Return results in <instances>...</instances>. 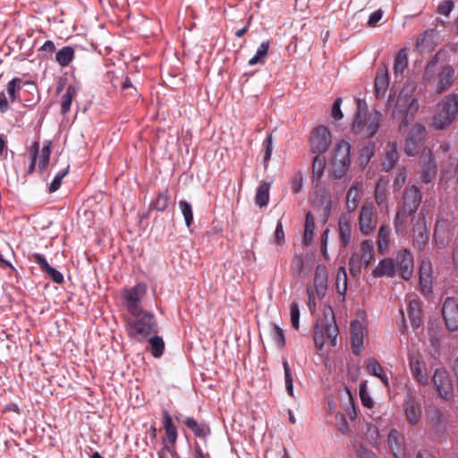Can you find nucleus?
Listing matches in <instances>:
<instances>
[{
    "label": "nucleus",
    "instance_id": "603ef678",
    "mask_svg": "<svg viewBox=\"0 0 458 458\" xmlns=\"http://www.w3.org/2000/svg\"><path fill=\"white\" fill-rule=\"evenodd\" d=\"M179 208L182 213L186 225L190 227L193 222V212L191 205L186 200H180Z\"/></svg>",
    "mask_w": 458,
    "mask_h": 458
},
{
    "label": "nucleus",
    "instance_id": "20e7f679",
    "mask_svg": "<svg viewBox=\"0 0 458 458\" xmlns=\"http://www.w3.org/2000/svg\"><path fill=\"white\" fill-rule=\"evenodd\" d=\"M458 114V95L445 97L437 105L432 118V126L437 130L447 128Z\"/></svg>",
    "mask_w": 458,
    "mask_h": 458
},
{
    "label": "nucleus",
    "instance_id": "0e129e2a",
    "mask_svg": "<svg viewBox=\"0 0 458 458\" xmlns=\"http://www.w3.org/2000/svg\"><path fill=\"white\" fill-rule=\"evenodd\" d=\"M265 143H266V150H265V155H264V165H265V166H267V163L270 159L272 149H273V140H272L271 134L267 136V138L265 140Z\"/></svg>",
    "mask_w": 458,
    "mask_h": 458
},
{
    "label": "nucleus",
    "instance_id": "cd10ccee",
    "mask_svg": "<svg viewBox=\"0 0 458 458\" xmlns=\"http://www.w3.org/2000/svg\"><path fill=\"white\" fill-rule=\"evenodd\" d=\"M408 317L413 328L420 327L423 323L420 302L417 299H411L408 306Z\"/></svg>",
    "mask_w": 458,
    "mask_h": 458
},
{
    "label": "nucleus",
    "instance_id": "ddd939ff",
    "mask_svg": "<svg viewBox=\"0 0 458 458\" xmlns=\"http://www.w3.org/2000/svg\"><path fill=\"white\" fill-rule=\"evenodd\" d=\"M331 143V132L327 126L319 125L312 131L310 144L313 153H325Z\"/></svg>",
    "mask_w": 458,
    "mask_h": 458
},
{
    "label": "nucleus",
    "instance_id": "9d476101",
    "mask_svg": "<svg viewBox=\"0 0 458 458\" xmlns=\"http://www.w3.org/2000/svg\"><path fill=\"white\" fill-rule=\"evenodd\" d=\"M426 138V128L421 123L414 124L409 131L404 143V153L409 157L419 154Z\"/></svg>",
    "mask_w": 458,
    "mask_h": 458
},
{
    "label": "nucleus",
    "instance_id": "bf43d9fd",
    "mask_svg": "<svg viewBox=\"0 0 458 458\" xmlns=\"http://www.w3.org/2000/svg\"><path fill=\"white\" fill-rule=\"evenodd\" d=\"M367 370L369 374L377 377L384 371L383 367L376 359H370L367 364Z\"/></svg>",
    "mask_w": 458,
    "mask_h": 458
},
{
    "label": "nucleus",
    "instance_id": "5701e85b",
    "mask_svg": "<svg viewBox=\"0 0 458 458\" xmlns=\"http://www.w3.org/2000/svg\"><path fill=\"white\" fill-rule=\"evenodd\" d=\"M420 286L425 294L432 292L431 264L429 261L423 260L421 262L420 267Z\"/></svg>",
    "mask_w": 458,
    "mask_h": 458
},
{
    "label": "nucleus",
    "instance_id": "4c0bfd02",
    "mask_svg": "<svg viewBox=\"0 0 458 458\" xmlns=\"http://www.w3.org/2000/svg\"><path fill=\"white\" fill-rule=\"evenodd\" d=\"M315 230V219L312 213L310 211L305 216V226H304V236L303 242L306 246H309L313 240Z\"/></svg>",
    "mask_w": 458,
    "mask_h": 458
},
{
    "label": "nucleus",
    "instance_id": "ea45409f",
    "mask_svg": "<svg viewBox=\"0 0 458 458\" xmlns=\"http://www.w3.org/2000/svg\"><path fill=\"white\" fill-rule=\"evenodd\" d=\"M348 277L344 267H340L336 273L335 287L337 293L344 297L347 291Z\"/></svg>",
    "mask_w": 458,
    "mask_h": 458
},
{
    "label": "nucleus",
    "instance_id": "c9c22d12",
    "mask_svg": "<svg viewBox=\"0 0 458 458\" xmlns=\"http://www.w3.org/2000/svg\"><path fill=\"white\" fill-rule=\"evenodd\" d=\"M351 145L344 140L337 143L332 160L351 164L350 158Z\"/></svg>",
    "mask_w": 458,
    "mask_h": 458
},
{
    "label": "nucleus",
    "instance_id": "f257e3e1",
    "mask_svg": "<svg viewBox=\"0 0 458 458\" xmlns=\"http://www.w3.org/2000/svg\"><path fill=\"white\" fill-rule=\"evenodd\" d=\"M421 199L420 190L417 186L411 185L404 189L402 199L398 203V210L394 219L397 233L405 227L408 217L416 213Z\"/></svg>",
    "mask_w": 458,
    "mask_h": 458
},
{
    "label": "nucleus",
    "instance_id": "e433bc0d",
    "mask_svg": "<svg viewBox=\"0 0 458 458\" xmlns=\"http://www.w3.org/2000/svg\"><path fill=\"white\" fill-rule=\"evenodd\" d=\"M183 422L197 437L205 438L210 433L208 426L199 424L192 417H187Z\"/></svg>",
    "mask_w": 458,
    "mask_h": 458
},
{
    "label": "nucleus",
    "instance_id": "e2e57ef3",
    "mask_svg": "<svg viewBox=\"0 0 458 458\" xmlns=\"http://www.w3.org/2000/svg\"><path fill=\"white\" fill-rule=\"evenodd\" d=\"M454 7V2L452 0H445L440 3L437 6V13L448 16L450 13L453 11Z\"/></svg>",
    "mask_w": 458,
    "mask_h": 458
},
{
    "label": "nucleus",
    "instance_id": "0eeeda50",
    "mask_svg": "<svg viewBox=\"0 0 458 458\" xmlns=\"http://www.w3.org/2000/svg\"><path fill=\"white\" fill-rule=\"evenodd\" d=\"M327 276V267L325 265H318L315 270L313 287L308 286L307 288L310 307H315L316 298L321 300L326 296Z\"/></svg>",
    "mask_w": 458,
    "mask_h": 458
},
{
    "label": "nucleus",
    "instance_id": "864d4df0",
    "mask_svg": "<svg viewBox=\"0 0 458 458\" xmlns=\"http://www.w3.org/2000/svg\"><path fill=\"white\" fill-rule=\"evenodd\" d=\"M454 75V70L452 66H445L439 73L438 86H451Z\"/></svg>",
    "mask_w": 458,
    "mask_h": 458
},
{
    "label": "nucleus",
    "instance_id": "f704fd0d",
    "mask_svg": "<svg viewBox=\"0 0 458 458\" xmlns=\"http://www.w3.org/2000/svg\"><path fill=\"white\" fill-rule=\"evenodd\" d=\"M163 426L165 430L166 438L169 443L174 445L177 440V429L173 423L172 418L167 411H163Z\"/></svg>",
    "mask_w": 458,
    "mask_h": 458
},
{
    "label": "nucleus",
    "instance_id": "052dcab7",
    "mask_svg": "<svg viewBox=\"0 0 458 458\" xmlns=\"http://www.w3.org/2000/svg\"><path fill=\"white\" fill-rule=\"evenodd\" d=\"M360 397L362 404L365 407L371 408L373 406L374 402L367 391V386L365 383L361 384L360 386Z\"/></svg>",
    "mask_w": 458,
    "mask_h": 458
},
{
    "label": "nucleus",
    "instance_id": "a18cd8bd",
    "mask_svg": "<svg viewBox=\"0 0 458 458\" xmlns=\"http://www.w3.org/2000/svg\"><path fill=\"white\" fill-rule=\"evenodd\" d=\"M51 149H52V143L50 141H46L41 149V154L39 156V161H38V169L41 172H43L48 165Z\"/></svg>",
    "mask_w": 458,
    "mask_h": 458
},
{
    "label": "nucleus",
    "instance_id": "8fccbe9b",
    "mask_svg": "<svg viewBox=\"0 0 458 458\" xmlns=\"http://www.w3.org/2000/svg\"><path fill=\"white\" fill-rule=\"evenodd\" d=\"M364 264L358 258V253H353L349 259V269L352 276L358 277L361 273Z\"/></svg>",
    "mask_w": 458,
    "mask_h": 458
},
{
    "label": "nucleus",
    "instance_id": "1a4fd4ad",
    "mask_svg": "<svg viewBox=\"0 0 458 458\" xmlns=\"http://www.w3.org/2000/svg\"><path fill=\"white\" fill-rule=\"evenodd\" d=\"M337 335L338 328L335 321L326 324H317L313 335L316 348L319 351L322 350L327 342H329L331 346H335Z\"/></svg>",
    "mask_w": 458,
    "mask_h": 458
},
{
    "label": "nucleus",
    "instance_id": "680f3d73",
    "mask_svg": "<svg viewBox=\"0 0 458 458\" xmlns=\"http://www.w3.org/2000/svg\"><path fill=\"white\" fill-rule=\"evenodd\" d=\"M407 178V170L405 167H399L394 181V185L398 190L403 185Z\"/></svg>",
    "mask_w": 458,
    "mask_h": 458
},
{
    "label": "nucleus",
    "instance_id": "f8f14e48",
    "mask_svg": "<svg viewBox=\"0 0 458 458\" xmlns=\"http://www.w3.org/2000/svg\"><path fill=\"white\" fill-rule=\"evenodd\" d=\"M438 395L445 401H452L454 397L452 380L448 372L444 368L435 370L432 377Z\"/></svg>",
    "mask_w": 458,
    "mask_h": 458
},
{
    "label": "nucleus",
    "instance_id": "39448f33",
    "mask_svg": "<svg viewBox=\"0 0 458 458\" xmlns=\"http://www.w3.org/2000/svg\"><path fill=\"white\" fill-rule=\"evenodd\" d=\"M380 122L381 114L379 112L374 111L364 114L359 112L353 122L352 130L362 138H371L377 133Z\"/></svg>",
    "mask_w": 458,
    "mask_h": 458
},
{
    "label": "nucleus",
    "instance_id": "6e6552de",
    "mask_svg": "<svg viewBox=\"0 0 458 458\" xmlns=\"http://www.w3.org/2000/svg\"><path fill=\"white\" fill-rule=\"evenodd\" d=\"M378 216L377 208L372 202L363 204L358 217V228L361 234L369 235L377 228Z\"/></svg>",
    "mask_w": 458,
    "mask_h": 458
},
{
    "label": "nucleus",
    "instance_id": "c756f323",
    "mask_svg": "<svg viewBox=\"0 0 458 458\" xmlns=\"http://www.w3.org/2000/svg\"><path fill=\"white\" fill-rule=\"evenodd\" d=\"M391 228L388 225H382L377 233V250L385 255L390 244Z\"/></svg>",
    "mask_w": 458,
    "mask_h": 458
},
{
    "label": "nucleus",
    "instance_id": "473e14b6",
    "mask_svg": "<svg viewBox=\"0 0 458 458\" xmlns=\"http://www.w3.org/2000/svg\"><path fill=\"white\" fill-rule=\"evenodd\" d=\"M358 258L364 264V267H368L374 259V244L371 240H365L360 243V253Z\"/></svg>",
    "mask_w": 458,
    "mask_h": 458
},
{
    "label": "nucleus",
    "instance_id": "4d7b16f0",
    "mask_svg": "<svg viewBox=\"0 0 458 458\" xmlns=\"http://www.w3.org/2000/svg\"><path fill=\"white\" fill-rule=\"evenodd\" d=\"M290 314L292 326L295 330H298L300 327V309L297 302H292L290 306Z\"/></svg>",
    "mask_w": 458,
    "mask_h": 458
},
{
    "label": "nucleus",
    "instance_id": "774afa93",
    "mask_svg": "<svg viewBox=\"0 0 458 458\" xmlns=\"http://www.w3.org/2000/svg\"><path fill=\"white\" fill-rule=\"evenodd\" d=\"M356 454L359 458H376L375 454L371 450L362 445L358 446Z\"/></svg>",
    "mask_w": 458,
    "mask_h": 458
},
{
    "label": "nucleus",
    "instance_id": "338daca9",
    "mask_svg": "<svg viewBox=\"0 0 458 458\" xmlns=\"http://www.w3.org/2000/svg\"><path fill=\"white\" fill-rule=\"evenodd\" d=\"M342 98H337L332 106V116L335 120H340L343 118V113L341 111Z\"/></svg>",
    "mask_w": 458,
    "mask_h": 458
},
{
    "label": "nucleus",
    "instance_id": "7ed1b4c3",
    "mask_svg": "<svg viewBox=\"0 0 458 458\" xmlns=\"http://www.w3.org/2000/svg\"><path fill=\"white\" fill-rule=\"evenodd\" d=\"M414 88H402L394 102L393 115L402 118L400 131L409 123L410 115L418 110V100L413 97Z\"/></svg>",
    "mask_w": 458,
    "mask_h": 458
},
{
    "label": "nucleus",
    "instance_id": "393cba45",
    "mask_svg": "<svg viewBox=\"0 0 458 458\" xmlns=\"http://www.w3.org/2000/svg\"><path fill=\"white\" fill-rule=\"evenodd\" d=\"M413 246L418 250H423L429 239V232L423 222H418L413 228Z\"/></svg>",
    "mask_w": 458,
    "mask_h": 458
},
{
    "label": "nucleus",
    "instance_id": "a211bd4d",
    "mask_svg": "<svg viewBox=\"0 0 458 458\" xmlns=\"http://www.w3.org/2000/svg\"><path fill=\"white\" fill-rule=\"evenodd\" d=\"M387 445L394 458H409L406 454L404 437L397 429L392 428L389 431Z\"/></svg>",
    "mask_w": 458,
    "mask_h": 458
},
{
    "label": "nucleus",
    "instance_id": "69168bd1",
    "mask_svg": "<svg viewBox=\"0 0 458 458\" xmlns=\"http://www.w3.org/2000/svg\"><path fill=\"white\" fill-rule=\"evenodd\" d=\"M274 236H275V242L277 245H282L284 242V227H283V224L280 220L276 224Z\"/></svg>",
    "mask_w": 458,
    "mask_h": 458
},
{
    "label": "nucleus",
    "instance_id": "5fc2aeb1",
    "mask_svg": "<svg viewBox=\"0 0 458 458\" xmlns=\"http://www.w3.org/2000/svg\"><path fill=\"white\" fill-rule=\"evenodd\" d=\"M388 69L386 65L378 68L375 78L374 86H389Z\"/></svg>",
    "mask_w": 458,
    "mask_h": 458
},
{
    "label": "nucleus",
    "instance_id": "bb28decb",
    "mask_svg": "<svg viewBox=\"0 0 458 458\" xmlns=\"http://www.w3.org/2000/svg\"><path fill=\"white\" fill-rule=\"evenodd\" d=\"M362 182H355L348 190L346 194V207L348 211H354L360 200V192L362 190Z\"/></svg>",
    "mask_w": 458,
    "mask_h": 458
},
{
    "label": "nucleus",
    "instance_id": "7c9ffc66",
    "mask_svg": "<svg viewBox=\"0 0 458 458\" xmlns=\"http://www.w3.org/2000/svg\"><path fill=\"white\" fill-rule=\"evenodd\" d=\"M387 186L388 181L383 177H381L376 184L374 197L376 203L379 207H387Z\"/></svg>",
    "mask_w": 458,
    "mask_h": 458
},
{
    "label": "nucleus",
    "instance_id": "2eb2a0df",
    "mask_svg": "<svg viewBox=\"0 0 458 458\" xmlns=\"http://www.w3.org/2000/svg\"><path fill=\"white\" fill-rule=\"evenodd\" d=\"M420 162L422 166L420 171V179L422 182L428 183L437 174L436 162L429 148H423L420 155Z\"/></svg>",
    "mask_w": 458,
    "mask_h": 458
},
{
    "label": "nucleus",
    "instance_id": "aec40b11",
    "mask_svg": "<svg viewBox=\"0 0 458 458\" xmlns=\"http://www.w3.org/2000/svg\"><path fill=\"white\" fill-rule=\"evenodd\" d=\"M350 329L352 352L359 355L363 348L365 327L360 321L353 320Z\"/></svg>",
    "mask_w": 458,
    "mask_h": 458
},
{
    "label": "nucleus",
    "instance_id": "79ce46f5",
    "mask_svg": "<svg viewBox=\"0 0 458 458\" xmlns=\"http://www.w3.org/2000/svg\"><path fill=\"white\" fill-rule=\"evenodd\" d=\"M150 345V352L153 357L159 358L163 355L165 351V343L162 337L155 335L148 339Z\"/></svg>",
    "mask_w": 458,
    "mask_h": 458
},
{
    "label": "nucleus",
    "instance_id": "2f4dec72",
    "mask_svg": "<svg viewBox=\"0 0 458 458\" xmlns=\"http://www.w3.org/2000/svg\"><path fill=\"white\" fill-rule=\"evenodd\" d=\"M75 51L72 46H64L55 53V62L61 67H67L74 59Z\"/></svg>",
    "mask_w": 458,
    "mask_h": 458
},
{
    "label": "nucleus",
    "instance_id": "49530a36",
    "mask_svg": "<svg viewBox=\"0 0 458 458\" xmlns=\"http://www.w3.org/2000/svg\"><path fill=\"white\" fill-rule=\"evenodd\" d=\"M350 164L343 163L339 161L331 160V173L335 179H341L343 178L348 169H349Z\"/></svg>",
    "mask_w": 458,
    "mask_h": 458
},
{
    "label": "nucleus",
    "instance_id": "6ab92c4d",
    "mask_svg": "<svg viewBox=\"0 0 458 458\" xmlns=\"http://www.w3.org/2000/svg\"><path fill=\"white\" fill-rule=\"evenodd\" d=\"M409 365L412 376L423 386L428 384V376L426 372L425 362L420 354L413 353L409 357Z\"/></svg>",
    "mask_w": 458,
    "mask_h": 458
},
{
    "label": "nucleus",
    "instance_id": "b1692460",
    "mask_svg": "<svg viewBox=\"0 0 458 458\" xmlns=\"http://www.w3.org/2000/svg\"><path fill=\"white\" fill-rule=\"evenodd\" d=\"M374 277H394L396 275V266L393 259L386 258L379 261L372 271Z\"/></svg>",
    "mask_w": 458,
    "mask_h": 458
},
{
    "label": "nucleus",
    "instance_id": "09e8293b",
    "mask_svg": "<svg viewBox=\"0 0 458 458\" xmlns=\"http://www.w3.org/2000/svg\"><path fill=\"white\" fill-rule=\"evenodd\" d=\"M283 367L284 371L286 391L290 396H293V378L291 368L286 359L283 360Z\"/></svg>",
    "mask_w": 458,
    "mask_h": 458
},
{
    "label": "nucleus",
    "instance_id": "412c9836",
    "mask_svg": "<svg viewBox=\"0 0 458 458\" xmlns=\"http://www.w3.org/2000/svg\"><path fill=\"white\" fill-rule=\"evenodd\" d=\"M404 412L406 420L411 425H417L421 419L420 404L410 394L404 402Z\"/></svg>",
    "mask_w": 458,
    "mask_h": 458
},
{
    "label": "nucleus",
    "instance_id": "58836bf2",
    "mask_svg": "<svg viewBox=\"0 0 458 458\" xmlns=\"http://www.w3.org/2000/svg\"><path fill=\"white\" fill-rule=\"evenodd\" d=\"M269 182H265L259 186L255 196V202L259 207L262 208L267 205L269 200Z\"/></svg>",
    "mask_w": 458,
    "mask_h": 458
},
{
    "label": "nucleus",
    "instance_id": "4468645a",
    "mask_svg": "<svg viewBox=\"0 0 458 458\" xmlns=\"http://www.w3.org/2000/svg\"><path fill=\"white\" fill-rule=\"evenodd\" d=\"M442 317L449 331L458 330V298L447 297L445 300L442 306Z\"/></svg>",
    "mask_w": 458,
    "mask_h": 458
},
{
    "label": "nucleus",
    "instance_id": "13d9d810",
    "mask_svg": "<svg viewBox=\"0 0 458 458\" xmlns=\"http://www.w3.org/2000/svg\"><path fill=\"white\" fill-rule=\"evenodd\" d=\"M68 171H69V165L65 169H64L63 171H60L55 176L54 180L50 183L49 192L53 193V192L56 191L60 188L61 183H62V180L67 174Z\"/></svg>",
    "mask_w": 458,
    "mask_h": 458
},
{
    "label": "nucleus",
    "instance_id": "423d86ee",
    "mask_svg": "<svg viewBox=\"0 0 458 458\" xmlns=\"http://www.w3.org/2000/svg\"><path fill=\"white\" fill-rule=\"evenodd\" d=\"M427 423L430 432L437 437H444L448 433L450 420L448 416L437 407H429L426 411Z\"/></svg>",
    "mask_w": 458,
    "mask_h": 458
},
{
    "label": "nucleus",
    "instance_id": "a878e982",
    "mask_svg": "<svg viewBox=\"0 0 458 458\" xmlns=\"http://www.w3.org/2000/svg\"><path fill=\"white\" fill-rule=\"evenodd\" d=\"M399 160V153L396 142H388L386 147V157L381 166L382 171L389 172L392 170Z\"/></svg>",
    "mask_w": 458,
    "mask_h": 458
},
{
    "label": "nucleus",
    "instance_id": "dca6fc26",
    "mask_svg": "<svg viewBox=\"0 0 458 458\" xmlns=\"http://www.w3.org/2000/svg\"><path fill=\"white\" fill-rule=\"evenodd\" d=\"M396 267H398L403 279L408 281L413 275V256L410 250H401L396 254Z\"/></svg>",
    "mask_w": 458,
    "mask_h": 458
},
{
    "label": "nucleus",
    "instance_id": "37998d69",
    "mask_svg": "<svg viewBox=\"0 0 458 458\" xmlns=\"http://www.w3.org/2000/svg\"><path fill=\"white\" fill-rule=\"evenodd\" d=\"M268 49H269V41L267 40V41L262 42L259 46V47H258L255 55H253V57H251L249 60V64L250 65H254V64H259V63H263L265 57L267 55Z\"/></svg>",
    "mask_w": 458,
    "mask_h": 458
},
{
    "label": "nucleus",
    "instance_id": "72a5a7b5",
    "mask_svg": "<svg viewBox=\"0 0 458 458\" xmlns=\"http://www.w3.org/2000/svg\"><path fill=\"white\" fill-rule=\"evenodd\" d=\"M338 231L341 244L346 247L352 240V226L351 222L344 217H341L338 223Z\"/></svg>",
    "mask_w": 458,
    "mask_h": 458
},
{
    "label": "nucleus",
    "instance_id": "6e6d98bb",
    "mask_svg": "<svg viewBox=\"0 0 458 458\" xmlns=\"http://www.w3.org/2000/svg\"><path fill=\"white\" fill-rule=\"evenodd\" d=\"M304 261L300 254L294 255L291 261L290 268L294 277H299L303 270Z\"/></svg>",
    "mask_w": 458,
    "mask_h": 458
},
{
    "label": "nucleus",
    "instance_id": "4be33fe9",
    "mask_svg": "<svg viewBox=\"0 0 458 458\" xmlns=\"http://www.w3.org/2000/svg\"><path fill=\"white\" fill-rule=\"evenodd\" d=\"M32 259L39 266L40 270L49 276L53 282L56 284H62L64 282V276L62 273L52 267L43 255L39 253H33Z\"/></svg>",
    "mask_w": 458,
    "mask_h": 458
},
{
    "label": "nucleus",
    "instance_id": "de8ad7c7",
    "mask_svg": "<svg viewBox=\"0 0 458 458\" xmlns=\"http://www.w3.org/2000/svg\"><path fill=\"white\" fill-rule=\"evenodd\" d=\"M76 96V88H67V91L62 97L61 112L67 114L71 109L73 98Z\"/></svg>",
    "mask_w": 458,
    "mask_h": 458
},
{
    "label": "nucleus",
    "instance_id": "c03bdc74",
    "mask_svg": "<svg viewBox=\"0 0 458 458\" xmlns=\"http://www.w3.org/2000/svg\"><path fill=\"white\" fill-rule=\"evenodd\" d=\"M326 167V159L324 157L319 155L316 156L312 164V178L314 180H319Z\"/></svg>",
    "mask_w": 458,
    "mask_h": 458
},
{
    "label": "nucleus",
    "instance_id": "f3484780",
    "mask_svg": "<svg viewBox=\"0 0 458 458\" xmlns=\"http://www.w3.org/2000/svg\"><path fill=\"white\" fill-rule=\"evenodd\" d=\"M409 65V49L407 47L401 48L394 60V84L403 82L405 77V72Z\"/></svg>",
    "mask_w": 458,
    "mask_h": 458
},
{
    "label": "nucleus",
    "instance_id": "9b49d317",
    "mask_svg": "<svg viewBox=\"0 0 458 458\" xmlns=\"http://www.w3.org/2000/svg\"><path fill=\"white\" fill-rule=\"evenodd\" d=\"M147 293V285L140 283L123 293L124 305L131 315H138L141 312L140 301Z\"/></svg>",
    "mask_w": 458,
    "mask_h": 458
},
{
    "label": "nucleus",
    "instance_id": "a19ab883",
    "mask_svg": "<svg viewBox=\"0 0 458 458\" xmlns=\"http://www.w3.org/2000/svg\"><path fill=\"white\" fill-rule=\"evenodd\" d=\"M169 199L168 190L166 189L160 192L157 199L150 203L149 209L160 212L165 211L168 207Z\"/></svg>",
    "mask_w": 458,
    "mask_h": 458
},
{
    "label": "nucleus",
    "instance_id": "f03ea898",
    "mask_svg": "<svg viewBox=\"0 0 458 458\" xmlns=\"http://www.w3.org/2000/svg\"><path fill=\"white\" fill-rule=\"evenodd\" d=\"M127 320L128 334L139 342L157 332V324L152 313L141 310L138 315Z\"/></svg>",
    "mask_w": 458,
    "mask_h": 458
},
{
    "label": "nucleus",
    "instance_id": "3c124183",
    "mask_svg": "<svg viewBox=\"0 0 458 458\" xmlns=\"http://www.w3.org/2000/svg\"><path fill=\"white\" fill-rule=\"evenodd\" d=\"M272 339L279 348H283L285 345V336L284 330L278 326L272 324L270 331Z\"/></svg>",
    "mask_w": 458,
    "mask_h": 458
},
{
    "label": "nucleus",
    "instance_id": "c85d7f7f",
    "mask_svg": "<svg viewBox=\"0 0 458 458\" xmlns=\"http://www.w3.org/2000/svg\"><path fill=\"white\" fill-rule=\"evenodd\" d=\"M105 79L106 83L112 86H132L130 78L121 69L107 71Z\"/></svg>",
    "mask_w": 458,
    "mask_h": 458
}]
</instances>
